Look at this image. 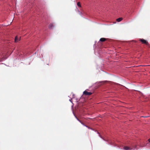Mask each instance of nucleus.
I'll return each instance as SVG.
<instances>
[{
  "instance_id": "nucleus-6",
  "label": "nucleus",
  "mask_w": 150,
  "mask_h": 150,
  "mask_svg": "<svg viewBox=\"0 0 150 150\" xmlns=\"http://www.w3.org/2000/svg\"><path fill=\"white\" fill-rule=\"evenodd\" d=\"M53 27V25L52 23H50L49 26V28L50 29H52V28Z\"/></svg>"
},
{
  "instance_id": "nucleus-3",
  "label": "nucleus",
  "mask_w": 150,
  "mask_h": 150,
  "mask_svg": "<svg viewBox=\"0 0 150 150\" xmlns=\"http://www.w3.org/2000/svg\"><path fill=\"white\" fill-rule=\"evenodd\" d=\"M139 41L142 42L143 44H146L147 45L148 43V42H147L146 40H145L144 39H140L139 40Z\"/></svg>"
},
{
  "instance_id": "nucleus-11",
  "label": "nucleus",
  "mask_w": 150,
  "mask_h": 150,
  "mask_svg": "<svg viewBox=\"0 0 150 150\" xmlns=\"http://www.w3.org/2000/svg\"><path fill=\"white\" fill-rule=\"evenodd\" d=\"M149 117V116H145V117Z\"/></svg>"
},
{
  "instance_id": "nucleus-10",
  "label": "nucleus",
  "mask_w": 150,
  "mask_h": 150,
  "mask_svg": "<svg viewBox=\"0 0 150 150\" xmlns=\"http://www.w3.org/2000/svg\"><path fill=\"white\" fill-rule=\"evenodd\" d=\"M76 118H77V120H78L79 121V122H80L81 124H82V123L81 122V121L80 120H79V119L77 118V117H76Z\"/></svg>"
},
{
  "instance_id": "nucleus-9",
  "label": "nucleus",
  "mask_w": 150,
  "mask_h": 150,
  "mask_svg": "<svg viewBox=\"0 0 150 150\" xmlns=\"http://www.w3.org/2000/svg\"><path fill=\"white\" fill-rule=\"evenodd\" d=\"M77 5L79 7H81V4H80V2H78V3L77 4Z\"/></svg>"
},
{
  "instance_id": "nucleus-7",
  "label": "nucleus",
  "mask_w": 150,
  "mask_h": 150,
  "mask_svg": "<svg viewBox=\"0 0 150 150\" xmlns=\"http://www.w3.org/2000/svg\"><path fill=\"white\" fill-rule=\"evenodd\" d=\"M122 20V18H120L117 19L116 20L117 22H119L121 21Z\"/></svg>"
},
{
  "instance_id": "nucleus-12",
  "label": "nucleus",
  "mask_w": 150,
  "mask_h": 150,
  "mask_svg": "<svg viewBox=\"0 0 150 150\" xmlns=\"http://www.w3.org/2000/svg\"><path fill=\"white\" fill-rule=\"evenodd\" d=\"M148 141L149 142H150V139H148Z\"/></svg>"
},
{
  "instance_id": "nucleus-8",
  "label": "nucleus",
  "mask_w": 150,
  "mask_h": 150,
  "mask_svg": "<svg viewBox=\"0 0 150 150\" xmlns=\"http://www.w3.org/2000/svg\"><path fill=\"white\" fill-rule=\"evenodd\" d=\"M19 40H18L17 36H16L15 39V42H18Z\"/></svg>"
},
{
  "instance_id": "nucleus-1",
  "label": "nucleus",
  "mask_w": 150,
  "mask_h": 150,
  "mask_svg": "<svg viewBox=\"0 0 150 150\" xmlns=\"http://www.w3.org/2000/svg\"><path fill=\"white\" fill-rule=\"evenodd\" d=\"M83 98H81L80 99H79V98H78L77 96H75L72 98L71 99H70L69 100L70 102L72 103H73L77 102L79 101H80V102H81V103H83V102H81V100H83Z\"/></svg>"
},
{
  "instance_id": "nucleus-4",
  "label": "nucleus",
  "mask_w": 150,
  "mask_h": 150,
  "mask_svg": "<svg viewBox=\"0 0 150 150\" xmlns=\"http://www.w3.org/2000/svg\"><path fill=\"white\" fill-rule=\"evenodd\" d=\"M123 148L125 150H131L132 149V148L130 147L127 146H124Z\"/></svg>"
},
{
  "instance_id": "nucleus-2",
  "label": "nucleus",
  "mask_w": 150,
  "mask_h": 150,
  "mask_svg": "<svg viewBox=\"0 0 150 150\" xmlns=\"http://www.w3.org/2000/svg\"><path fill=\"white\" fill-rule=\"evenodd\" d=\"M83 94L86 96H90L92 94V93L90 92H88L86 91H85L83 92Z\"/></svg>"
},
{
  "instance_id": "nucleus-5",
  "label": "nucleus",
  "mask_w": 150,
  "mask_h": 150,
  "mask_svg": "<svg viewBox=\"0 0 150 150\" xmlns=\"http://www.w3.org/2000/svg\"><path fill=\"white\" fill-rule=\"evenodd\" d=\"M106 40V39L105 38H102L100 39V41L101 42H103L105 41Z\"/></svg>"
}]
</instances>
